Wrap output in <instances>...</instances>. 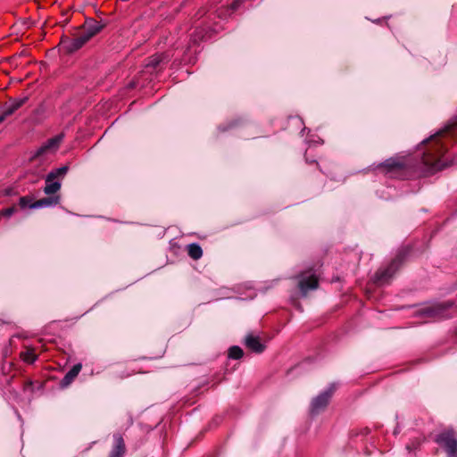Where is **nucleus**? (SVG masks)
Here are the masks:
<instances>
[{
    "instance_id": "nucleus-19",
    "label": "nucleus",
    "mask_w": 457,
    "mask_h": 457,
    "mask_svg": "<svg viewBox=\"0 0 457 457\" xmlns=\"http://www.w3.org/2000/svg\"><path fill=\"white\" fill-rule=\"evenodd\" d=\"M243 3L244 0H235L227 9L220 10L218 15L220 17H225L226 15L237 11Z\"/></svg>"
},
{
    "instance_id": "nucleus-27",
    "label": "nucleus",
    "mask_w": 457,
    "mask_h": 457,
    "mask_svg": "<svg viewBox=\"0 0 457 457\" xmlns=\"http://www.w3.org/2000/svg\"><path fill=\"white\" fill-rule=\"evenodd\" d=\"M363 432H364L365 435H367L370 432V430L368 428H364Z\"/></svg>"
},
{
    "instance_id": "nucleus-10",
    "label": "nucleus",
    "mask_w": 457,
    "mask_h": 457,
    "mask_svg": "<svg viewBox=\"0 0 457 457\" xmlns=\"http://www.w3.org/2000/svg\"><path fill=\"white\" fill-rule=\"evenodd\" d=\"M170 62V56L167 54H155L147 59L145 69L149 72L159 71Z\"/></svg>"
},
{
    "instance_id": "nucleus-15",
    "label": "nucleus",
    "mask_w": 457,
    "mask_h": 457,
    "mask_svg": "<svg viewBox=\"0 0 457 457\" xmlns=\"http://www.w3.org/2000/svg\"><path fill=\"white\" fill-rule=\"evenodd\" d=\"M205 39V33L203 29L196 28L195 32L190 36L188 46H187L184 54H187L191 52L194 46L198 45L201 41Z\"/></svg>"
},
{
    "instance_id": "nucleus-2",
    "label": "nucleus",
    "mask_w": 457,
    "mask_h": 457,
    "mask_svg": "<svg viewBox=\"0 0 457 457\" xmlns=\"http://www.w3.org/2000/svg\"><path fill=\"white\" fill-rule=\"evenodd\" d=\"M104 26V24H101L95 19H86L84 24L75 29V32L71 36L63 35L62 37L61 47L66 54H73L99 33Z\"/></svg>"
},
{
    "instance_id": "nucleus-22",
    "label": "nucleus",
    "mask_w": 457,
    "mask_h": 457,
    "mask_svg": "<svg viewBox=\"0 0 457 457\" xmlns=\"http://www.w3.org/2000/svg\"><path fill=\"white\" fill-rule=\"evenodd\" d=\"M21 357L23 361L29 363V364L33 363L37 360V355L35 354L34 351L31 349L21 353Z\"/></svg>"
},
{
    "instance_id": "nucleus-4",
    "label": "nucleus",
    "mask_w": 457,
    "mask_h": 457,
    "mask_svg": "<svg viewBox=\"0 0 457 457\" xmlns=\"http://www.w3.org/2000/svg\"><path fill=\"white\" fill-rule=\"evenodd\" d=\"M435 442L439 445L448 457H457V435L452 429H445L436 435Z\"/></svg>"
},
{
    "instance_id": "nucleus-24",
    "label": "nucleus",
    "mask_w": 457,
    "mask_h": 457,
    "mask_svg": "<svg viewBox=\"0 0 457 457\" xmlns=\"http://www.w3.org/2000/svg\"><path fill=\"white\" fill-rule=\"evenodd\" d=\"M23 390L26 392V391H29L30 393H33L34 392V386H33V381L31 380H28L24 386H23Z\"/></svg>"
},
{
    "instance_id": "nucleus-16",
    "label": "nucleus",
    "mask_w": 457,
    "mask_h": 457,
    "mask_svg": "<svg viewBox=\"0 0 457 457\" xmlns=\"http://www.w3.org/2000/svg\"><path fill=\"white\" fill-rule=\"evenodd\" d=\"M60 196L59 195H50L41 198L39 200H36L34 202L33 207L37 208H42V207H47V206H54L59 204Z\"/></svg>"
},
{
    "instance_id": "nucleus-5",
    "label": "nucleus",
    "mask_w": 457,
    "mask_h": 457,
    "mask_svg": "<svg viewBox=\"0 0 457 457\" xmlns=\"http://www.w3.org/2000/svg\"><path fill=\"white\" fill-rule=\"evenodd\" d=\"M453 304V301L436 303L421 308L419 313L420 316L432 319L433 320L446 319L449 318L447 312Z\"/></svg>"
},
{
    "instance_id": "nucleus-20",
    "label": "nucleus",
    "mask_w": 457,
    "mask_h": 457,
    "mask_svg": "<svg viewBox=\"0 0 457 457\" xmlns=\"http://www.w3.org/2000/svg\"><path fill=\"white\" fill-rule=\"evenodd\" d=\"M68 170H69L68 166H62V167H60L58 169L52 170L47 175V180L48 181L55 180L59 177H63L67 173Z\"/></svg>"
},
{
    "instance_id": "nucleus-25",
    "label": "nucleus",
    "mask_w": 457,
    "mask_h": 457,
    "mask_svg": "<svg viewBox=\"0 0 457 457\" xmlns=\"http://www.w3.org/2000/svg\"><path fill=\"white\" fill-rule=\"evenodd\" d=\"M12 188H7V189H5V195H12Z\"/></svg>"
},
{
    "instance_id": "nucleus-21",
    "label": "nucleus",
    "mask_w": 457,
    "mask_h": 457,
    "mask_svg": "<svg viewBox=\"0 0 457 457\" xmlns=\"http://www.w3.org/2000/svg\"><path fill=\"white\" fill-rule=\"evenodd\" d=\"M243 355L244 352L239 346L233 345L228 348V356L229 359L239 360L243 357Z\"/></svg>"
},
{
    "instance_id": "nucleus-6",
    "label": "nucleus",
    "mask_w": 457,
    "mask_h": 457,
    "mask_svg": "<svg viewBox=\"0 0 457 457\" xmlns=\"http://www.w3.org/2000/svg\"><path fill=\"white\" fill-rule=\"evenodd\" d=\"M63 134L61 133L50 139H48L43 145H41L35 154L30 157V162L44 156L45 154L54 152L58 149L61 142L63 139Z\"/></svg>"
},
{
    "instance_id": "nucleus-11",
    "label": "nucleus",
    "mask_w": 457,
    "mask_h": 457,
    "mask_svg": "<svg viewBox=\"0 0 457 457\" xmlns=\"http://www.w3.org/2000/svg\"><path fill=\"white\" fill-rule=\"evenodd\" d=\"M29 100L28 96L19 99H10V104H5L0 114V124L9 116L12 115L18 109L24 105Z\"/></svg>"
},
{
    "instance_id": "nucleus-26",
    "label": "nucleus",
    "mask_w": 457,
    "mask_h": 457,
    "mask_svg": "<svg viewBox=\"0 0 457 457\" xmlns=\"http://www.w3.org/2000/svg\"><path fill=\"white\" fill-rule=\"evenodd\" d=\"M42 112H43L42 107L37 108V110H35V112L37 113V114L41 113Z\"/></svg>"
},
{
    "instance_id": "nucleus-17",
    "label": "nucleus",
    "mask_w": 457,
    "mask_h": 457,
    "mask_svg": "<svg viewBox=\"0 0 457 457\" xmlns=\"http://www.w3.org/2000/svg\"><path fill=\"white\" fill-rule=\"evenodd\" d=\"M187 254L193 260H199L203 255V250L198 244L193 243L187 246Z\"/></svg>"
},
{
    "instance_id": "nucleus-1",
    "label": "nucleus",
    "mask_w": 457,
    "mask_h": 457,
    "mask_svg": "<svg viewBox=\"0 0 457 457\" xmlns=\"http://www.w3.org/2000/svg\"><path fill=\"white\" fill-rule=\"evenodd\" d=\"M457 142V117L444 129L422 141L419 148L420 159L412 164L410 161L389 158L378 165L386 174L403 177L408 168L417 176H429L447 166L445 158L452 142Z\"/></svg>"
},
{
    "instance_id": "nucleus-13",
    "label": "nucleus",
    "mask_w": 457,
    "mask_h": 457,
    "mask_svg": "<svg viewBox=\"0 0 457 457\" xmlns=\"http://www.w3.org/2000/svg\"><path fill=\"white\" fill-rule=\"evenodd\" d=\"M113 445L108 457H123L126 453V445L122 436L116 433L112 436Z\"/></svg>"
},
{
    "instance_id": "nucleus-3",
    "label": "nucleus",
    "mask_w": 457,
    "mask_h": 457,
    "mask_svg": "<svg viewBox=\"0 0 457 457\" xmlns=\"http://www.w3.org/2000/svg\"><path fill=\"white\" fill-rule=\"evenodd\" d=\"M410 250L408 248H403L398 251L395 257L390 262V263L385 267L380 268L377 270L374 276V282L378 285H384L389 282L390 278L398 270L403 262L406 260Z\"/></svg>"
},
{
    "instance_id": "nucleus-12",
    "label": "nucleus",
    "mask_w": 457,
    "mask_h": 457,
    "mask_svg": "<svg viewBox=\"0 0 457 457\" xmlns=\"http://www.w3.org/2000/svg\"><path fill=\"white\" fill-rule=\"evenodd\" d=\"M244 344L247 349L255 353H262L266 348L265 345L262 343L260 337L253 333H248L245 336Z\"/></svg>"
},
{
    "instance_id": "nucleus-23",
    "label": "nucleus",
    "mask_w": 457,
    "mask_h": 457,
    "mask_svg": "<svg viewBox=\"0 0 457 457\" xmlns=\"http://www.w3.org/2000/svg\"><path fill=\"white\" fill-rule=\"evenodd\" d=\"M238 123H239V120H232V121L228 122L226 127L220 126L219 129L221 131H226L229 129L235 128L236 126L238 125Z\"/></svg>"
},
{
    "instance_id": "nucleus-14",
    "label": "nucleus",
    "mask_w": 457,
    "mask_h": 457,
    "mask_svg": "<svg viewBox=\"0 0 457 457\" xmlns=\"http://www.w3.org/2000/svg\"><path fill=\"white\" fill-rule=\"evenodd\" d=\"M82 364L77 363L75 364L62 378V379L60 382V386L62 388H65L69 386L74 379L77 378L79 373L81 371Z\"/></svg>"
},
{
    "instance_id": "nucleus-8",
    "label": "nucleus",
    "mask_w": 457,
    "mask_h": 457,
    "mask_svg": "<svg viewBox=\"0 0 457 457\" xmlns=\"http://www.w3.org/2000/svg\"><path fill=\"white\" fill-rule=\"evenodd\" d=\"M34 198L30 195H26L20 197L18 205H12L11 207L5 208L0 212V217H5L9 218L12 213H14L18 208L21 210H27V209H36V207H33L34 204Z\"/></svg>"
},
{
    "instance_id": "nucleus-18",
    "label": "nucleus",
    "mask_w": 457,
    "mask_h": 457,
    "mask_svg": "<svg viewBox=\"0 0 457 457\" xmlns=\"http://www.w3.org/2000/svg\"><path fill=\"white\" fill-rule=\"evenodd\" d=\"M61 188V183L55 180L48 181L47 178L46 179V187L44 188V192L46 195H56L55 193H57Z\"/></svg>"
},
{
    "instance_id": "nucleus-7",
    "label": "nucleus",
    "mask_w": 457,
    "mask_h": 457,
    "mask_svg": "<svg viewBox=\"0 0 457 457\" xmlns=\"http://www.w3.org/2000/svg\"><path fill=\"white\" fill-rule=\"evenodd\" d=\"M332 395L333 389L330 388L320 393L319 395L313 398L310 408L311 413L315 415L323 411L328 406Z\"/></svg>"
},
{
    "instance_id": "nucleus-9",
    "label": "nucleus",
    "mask_w": 457,
    "mask_h": 457,
    "mask_svg": "<svg viewBox=\"0 0 457 457\" xmlns=\"http://www.w3.org/2000/svg\"><path fill=\"white\" fill-rule=\"evenodd\" d=\"M299 278L298 287L303 295L309 290L316 289L319 287V279L314 274L308 275L307 272H302Z\"/></svg>"
}]
</instances>
